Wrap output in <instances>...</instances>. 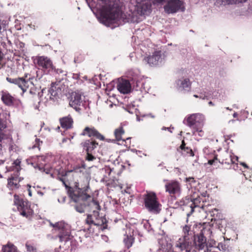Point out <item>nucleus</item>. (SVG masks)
Masks as SVG:
<instances>
[{"mask_svg":"<svg viewBox=\"0 0 252 252\" xmlns=\"http://www.w3.org/2000/svg\"><path fill=\"white\" fill-rule=\"evenodd\" d=\"M86 0L91 9H95L98 13V21L103 25L111 27L121 20L122 12L117 0H92V5Z\"/></svg>","mask_w":252,"mask_h":252,"instance_id":"1","label":"nucleus"},{"mask_svg":"<svg viewBox=\"0 0 252 252\" xmlns=\"http://www.w3.org/2000/svg\"><path fill=\"white\" fill-rule=\"evenodd\" d=\"M86 180V183L84 187L81 186L82 188L79 187V183L76 182L75 186L77 189L70 193V197L75 203L73 206L75 210L80 213H83L86 210L92 211L93 212L94 210L100 211L101 207L98 202L93 197L89 195L86 192V189L82 190V189L85 188V186L88 188L89 183L87 179Z\"/></svg>","mask_w":252,"mask_h":252,"instance_id":"2","label":"nucleus"},{"mask_svg":"<svg viewBox=\"0 0 252 252\" xmlns=\"http://www.w3.org/2000/svg\"><path fill=\"white\" fill-rule=\"evenodd\" d=\"M205 121L204 116L201 113H194L187 116L184 122H187V125L192 128V135L200 137L203 135L202 126Z\"/></svg>","mask_w":252,"mask_h":252,"instance_id":"3","label":"nucleus"},{"mask_svg":"<svg viewBox=\"0 0 252 252\" xmlns=\"http://www.w3.org/2000/svg\"><path fill=\"white\" fill-rule=\"evenodd\" d=\"M54 228V230L58 233V237L60 242H67L70 240V229L68 224L63 221H60L55 224L50 223Z\"/></svg>","mask_w":252,"mask_h":252,"instance_id":"4","label":"nucleus"},{"mask_svg":"<svg viewBox=\"0 0 252 252\" xmlns=\"http://www.w3.org/2000/svg\"><path fill=\"white\" fill-rule=\"evenodd\" d=\"M144 203L145 207L150 212L158 214L160 211V204L154 192H151L144 195Z\"/></svg>","mask_w":252,"mask_h":252,"instance_id":"5","label":"nucleus"},{"mask_svg":"<svg viewBox=\"0 0 252 252\" xmlns=\"http://www.w3.org/2000/svg\"><path fill=\"white\" fill-rule=\"evenodd\" d=\"M14 204L17 206L20 214L27 218L31 217L33 211L31 208V203L27 200L19 198L18 195H14Z\"/></svg>","mask_w":252,"mask_h":252,"instance_id":"6","label":"nucleus"},{"mask_svg":"<svg viewBox=\"0 0 252 252\" xmlns=\"http://www.w3.org/2000/svg\"><path fill=\"white\" fill-rule=\"evenodd\" d=\"M198 202H200L199 198L192 199L186 197L180 201L179 205L181 209L185 212L188 218L193 213L195 208L199 207Z\"/></svg>","mask_w":252,"mask_h":252,"instance_id":"7","label":"nucleus"},{"mask_svg":"<svg viewBox=\"0 0 252 252\" xmlns=\"http://www.w3.org/2000/svg\"><path fill=\"white\" fill-rule=\"evenodd\" d=\"M164 9L166 13L172 14L179 11H184L185 8L184 2L180 0H169L164 6Z\"/></svg>","mask_w":252,"mask_h":252,"instance_id":"8","label":"nucleus"},{"mask_svg":"<svg viewBox=\"0 0 252 252\" xmlns=\"http://www.w3.org/2000/svg\"><path fill=\"white\" fill-rule=\"evenodd\" d=\"M69 99V104L76 111L81 110V107L84 105V100L81 94L74 92L71 93Z\"/></svg>","mask_w":252,"mask_h":252,"instance_id":"9","label":"nucleus"},{"mask_svg":"<svg viewBox=\"0 0 252 252\" xmlns=\"http://www.w3.org/2000/svg\"><path fill=\"white\" fill-rule=\"evenodd\" d=\"M98 211L94 210L93 214L88 215L86 220V223L96 226H101L106 224V219L103 216H100Z\"/></svg>","mask_w":252,"mask_h":252,"instance_id":"10","label":"nucleus"},{"mask_svg":"<svg viewBox=\"0 0 252 252\" xmlns=\"http://www.w3.org/2000/svg\"><path fill=\"white\" fill-rule=\"evenodd\" d=\"M36 64L39 69L48 72L54 68L52 60L48 57L44 56L36 58Z\"/></svg>","mask_w":252,"mask_h":252,"instance_id":"11","label":"nucleus"},{"mask_svg":"<svg viewBox=\"0 0 252 252\" xmlns=\"http://www.w3.org/2000/svg\"><path fill=\"white\" fill-rule=\"evenodd\" d=\"M176 252H190L191 249L190 240L180 238L175 245Z\"/></svg>","mask_w":252,"mask_h":252,"instance_id":"12","label":"nucleus"},{"mask_svg":"<svg viewBox=\"0 0 252 252\" xmlns=\"http://www.w3.org/2000/svg\"><path fill=\"white\" fill-rule=\"evenodd\" d=\"M86 168V164L84 161H82L80 165H76L73 167V169L66 171L64 176H72L73 178V180L75 182V178H77L78 176L80 177L81 175H84V170Z\"/></svg>","mask_w":252,"mask_h":252,"instance_id":"13","label":"nucleus"},{"mask_svg":"<svg viewBox=\"0 0 252 252\" xmlns=\"http://www.w3.org/2000/svg\"><path fill=\"white\" fill-rule=\"evenodd\" d=\"M6 80L9 83L17 85L20 88L22 91V94L27 91L29 88V84H27V81L24 78L6 77Z\"/></svg>","mask_w":252,"mask_h":252,"instance_id":"14","label":"nucleus"},{"mask_svg":"<svg viewBox=\"0 0 252 252\" xmlns=\"http://www.w3.org/2000/svg\"><path fill=\"white\" fill-rule=\"evenodd\" d=\"M1 99L6 106H11L15 104H18L20 101L13 97L8 92L2 91Z\"/></svg>","mask_w":252,"mask_h":252,"instance_id":"15","label":"nucleus"},{"mask_svg":"<svg viewBox=\"0 0 252 252\" xmlns=\"http://www.w3.org/2000/svg\"><path fill=\"white\" fill-rule=\"evenodd\" d=\"M165 189L170 195H179L181 186L179 182L172 181L165 185Z\"/></svg>","mask_w":252,"mask_h":252,"instance_id":"16","label":"nucleus"},{"mask_svg":"<svg viewBox=\"0 0 252 252\" xmlns=\"http://www.w3.org/2000/svg\"><path fill=\"white\" fill-rule=\"evenodd\" d=\"M144 61L150 66H156L161 62V51H156L152 56L145 58Z\"/></svg>","mask_w":252,"mask_h":252,"instance_id":"17","label":"nucleus"},{"mask_svg":"<svg viewBox=\"0 0 252 252\" xmlns=\"http://www.w3.org/2000/svg\"><path fill=\"white\" fill-rule=\"evenodd\" d=\"M194 243L195 248L199 250H203L207 246L206 238L202 232L194 236Z\"/></svg>","mask_w":252,"mask_h":252,"instance_id":"18","label":"nucleus"},{"mask_svg":"<svg viewBox=\"0 0 252 252\" xmlns=\"http://www.w3.org/2000/svg\"><path fill=\"white\" fill-rule=\"evenodd\" d=\"M118 91L122 94H126L130 92L131 85L127 80L121 79L119 80L117 86Z\"/></svg>","mask_w":252,"mask_h":252,"instance_id":"19","label":"nucleus"},{"mask_svg":"<svg viewBox=\"0 0 252 252\" xmlns=\"http://www.w3.org/2000/svg\"><path fill=\"white\" fill-rule=\"evenodd\" d=\"M82 134L84 135H87L89 137H95L101 140H103L104 139V136L94 128L86 127Z\"/></svg>","mask_w":252,"mask_h":252,"instance_id":"20","label":"nucleus"},{"mask_svg":"<svg viewBox=\"0 0 252 252\" xmlns=\"http://www.w3.org/2000/svg\"><path fill=\"white\" fill-rule=\"evenodd\" d=\"M176 84L178 89L182 91L186 89H190L191 83L188 78H181L177 80Z\"/></svg>","mask_w":252,"mask_h":252,"instance_id":"21","label":"nucleus"},{"mask_svg":"<svg viewBox=\"0 0 252 252\" xmlns=\"http://www.w3.org/2000/svg\"><path fill=\"white\" fill-rule=\"evenodd\" d=\"M61 94V89L60 87L54 85H52L48 90L49 98L53 100H57Z\"/></svg>","mask_w":252,"mask_h":252,"instance_id":"22","label":"nucleus"},{"mask_svg":"<svg viewBox=\"0 0 252 252\" xmlns=\"http://www.w3.org/2000/svg\"><path fill=\"white\" fill-rule=\"evenodd\" d=\"M81 144L86 152H92L98 145V143L92 139L86 140Z\"/></svg>","mask_w":252,"mask_h":252,"instance_id":"23","label":"nucleus"},{"mask_svg":"<svg viewBox=\"0 0 252 252\" xmlns=\"http://www.w3.org/2000/svg\"><path fill=\"white\" fill-rule=\"evenodd\" d=\"M177 150L184 156H189L191 157L194 156L192 150L189 147H186V144L184 140L182 141V144Z\"/></svg>","mask_w":252,"mask_h":252,"instance_id":"24","label":"nucleus"},{"mask_svg":"<svg viewBox=\"0 0 252 252\" xmlns=\"http://www.w3.org/2000/svg\"><path fill=\"white\" fill-rule=\"evenodd\" d=\"M60 121L63 128L68 129L72 126L73 119L70 115L60 119Z\"/></svg>","mask_w":252,"mask_h":252,"instance_id":"25","label":"nucleus"},{"mask_svg":"<svg viewBox=\"0 0 252 252\" xmlns=\"http://www.w3.org/2000/svg\"><path fill=\"white\" fill-rule=\"evenodd\" d=\"M231 153L229 152L228 151H225L223 152L220 155V158L219 162L223 164H230L232 163V160L231 159Z\"/></svg>","mask_w":252,"mask_h":252,"instance_id":"26","label":"nucleus"},{"mask_svg":"<svg viewBox=\"0 0 252 252\" xmlns=\"http://www.w3.org/2000/svg\"><path fill=\"white\" fill-rule=\"evenodd\" d=\"M192 234L190 225H185L183 226L182 238L190 240V237L192 236Z\"/></svg>","mask_w":252,"mask_h":252,"instance_id":"27","label":"nucleus"},{"mask_svg":"<svg viewBox=\"0 0 252 252\" xmlns=\"http://www.w3.org/2000/svg\"><path fill=\"white\" fill-rule=\"evenodd\" d=\"M21 159L17 158L12 163V165L10 167V171H15L17 173V175H19V173L21 169L20 163Z\"/></svg>","mask_w":252,"mask_h":252,"instance_id":"28","label":"nucleus"},{"mask_svg":"<svg viewBox=\"0 0 252 252\" xmlns=\"http://www.w3.org/2000/svg\"><path fill=\"white\" fill-rule=\"evenodd\" d=\"M123 241L127 249H129L132 246L134 241V238L131 235H128L127 234H125L124 235Z\"/></svg>","mask_w":252,"mask_h":252,"instance_id":"29","label":"nucleus"},{"mask_svg":"<svg viewBox=\"0 0 252 252\" xmlns=\"http://www.w3.org/2000/svg\"><path fill=\"white\" fill-rule=\"evenodd\" d=\"M64 174L63 175V177H58V179L60 181H61L63 185L64 186V187H65L66 189L67 190V192L69 194V196H70V193L71 192H73L74 191H75L76 189H77V188L75 186L76 185V182H77L79 183V181L78 180H77L75 182V190H73V189L70 187L65 182V177L64 176Z\"/></svg>","mask_w":252,"mask_h":252,"instance_id":"30","label":"nucleus"},{"mask_svg":"<svg viewBox=\"0 0 252 252\" xmlns=\"http://www.w3.org/2000/svg\"><path fill=\"white\" fill-rule=\"evenodd\" d=\"M124 133L125 131L122 126H120L118 128H116L114 131V134L116 140L117 141H120L121 140L124 141L122 137V135L124 134Z\"/></svg>","mask_w":252,"mask_h":252,"instance_id":"31","label":"nucleus"},{"mask_svg":"<svg viewBox=\"0 0 252 252\" xmlns=\"http://www.w3.org/2000/svg\"><path fill=\"white\" fill-rule=\"evenodd\" d=\"M16 250L15 247L10 243L3 246L2 249V252H16Z\"/></svg>","mask_w":252,"mask_h":252,"instance_id":"32","label":"nucleus"},{"mask_svg":"<svg viewBox=\"0 0 252 252\" xmlns=\"http://www.w3.org/2000/svg\"><path fill=\"white\" fill-rule=\"evenodd\" d=\"M8 186L12 188H18L17 177H12L9 178L8 179Z\"/></svg>","mask_w":252,"mask_h":252,"instance_id":"33","label":"nucleus"},{"mask_svg":"<svg viewBox=\"0 0 252 252\" xmlns=\"http://www.w3.org/2000/svg\"><path fill=\"white\" fill-rule=\"evenodd\" d=\"M151 5L150 4H148L147 2L145 3H143L141 5V13L143 14H146L147 12H150L151 10Z\"/></svg>","mask_w":252,"mask_h":252,"instance_id":"34","label":"nucleus"},{"mask_svg":"<svg viewBox=\"0 0 252 252\" xmlns=\"http://www.w3.org/2000/svg\"><path fill=\"white\" fill-rule=\"evenodd\" d=\"M26 247L27 248V250L30 252H36V249L32 246L27 243L26 244Z\"/></svg>","mask_w":252,"mask_h":252,"instance_id":"35","label":"nucleus"},{"mask_svg":"<svg viewBox=\"0 0 252 252\" xmlns=\"http://www.w3.org/2000/svg\"><path fill=\"white\" fill-rule=\"evenodd\" d=\"M186 182L188 183L190 185V187H191L192 184L195 183L196 181L192 177H189L186 178Z\"/></svg>","mask_w":252,"mask_h":252,"instance_id":"36","label":"nucleus"},{"mask_svg":"<svg viewBox=\"0 0 252 252\" xmlns=\"http://www.w3.org/2000/svg\"><path fill=\"white\" fill-rule=\"evenodd\" d=\"M22 78H24V79L27 81V84H28L29 82L32 79L33 76H32L31 74L29 73H25L24 76Z\"/></svg>","mask_w":252,"mask_h":252,"instance_id":"37","label":"nucleus"},{"mask_svg":"<svg viewBox=\"0 0 252 252\" xmlns=\"http://www.w3.org/2000/svg\"><path fill=\"white\" fill-rule=\"evenodd\" d=\"M91 153L92 152H87V156L86 157V160L88 161H93L95 159V158L92 155Z\"/></svg>","mask_w":252,"mask_h":252,"instance_id":"38","label":"nucleus"},{"mask_svg":"<svg viewBox=\"0 0 252 252\" xmlns=\"http://www.w3.org/2000/svg\"><path fill=\"white\" fill-rule=\"evenodd\" d=\"M217 248L220 251H222L224 252H225L226 249V245L222 243H219Z\"/></svg>","mask_w":252,"mask_h":252,"instance_id":"39","label":"nucleus"},{"mask_svg":"<svg viewBox=\"0 0 252 252\" xmlns=\"http://www.w3.org/2000/svg\"><path fill=\"white\" fill-rule=\"evenodd\" d=\"M228 3L232 4L233 3H243L247 1V0H226Z\"/></svg>","mask_w":252,"mask_h":252,"instance_id":"40","label":"nucleus"},{"mask_svg":"<svg viewBox=\"0 0 252 252\" xmlns=\"http://www.w3.org/2000/svg\"><path fill=\"white\" fill-rule=\"evenodd\" d=\"M34 168H37L39 170L42 171V172H45L46 174H48L49 172V170L48 169H45V168L43 167H40L39 165H36L35 166H34Z\"/></svg>","mask_w":252,"mask_h":252,"instance_id":"41","label":"nucleus"},{"mask_svg":"<svg viewBox=\"0 0 252 252\" xmlns=\"http://www.w3.org/2000/svg\"><path fill=\"white\" fill-rule=\"evenodd\" d=\"M51 70H54V72L57 74H63L64 75H65V72L62 69H60V68L56 69L55 68V67H54V68L52 69Z\"/></svg>","mask_w":252,"mask_h":252,"instance_id":"42","label":"nucleus"},{"mask_svg":"<svg viewBox=\"0 0 252 252\" xmlns=\"http://www.w3.org/2000/svg\"><path fill=\"white\" fill-rule=\"evenodd\" d=\"M231 159H232V163H231V164H232V163H235L236 161H238V157L233 155V154L231 153Z\"/></svg>","mask_w":252,"mask_h":252,"instance_id":"43","label":"nucleus"},{"mask_svg":"<svg viewBox=\"0 0 252 252\" xmlns=\"http://www.w3.org/2000/svg\"><path fill=\"white\" fill-rule=\"evenodd\" d=\"M3 59V54L0 51V69L3 66L2 60Z\"/></svg>","mask_w":252,"mask_h":252,"instance_id":"44","label":"nucleus"},{"mask_svg":"<svg viewBox=\"0 0 252 252\" xmlns=\"http://www.w3.org/2000/svg\"><path fill=\"white\" fill-rule=\"evenodd\" d=\"M5 128V125L3 124L2 120L0 119V129H4Z\"/></svg>","mask_w":252,"mask_h":252,"instance_id":"45","label":"nucleus"},{"mask_svg":"<svg viewBox=\"0 0 252 252\" xmlns=\"http://www.w3.org/2000/svg\"><path fill=\"white\" fill-rule=\"evenodd\" d=\"M215 160H218L217 156H215V157H214V159H212V160H209L208 161V163H209L210 164L212 165V164H213V163L214 162V161H215Z\"/></svg>","mask_w":252,"mask_h":252,"instance_id":"46","label":"nucleus"},{"mask_svg":"<svg viewBox=\"0 0 252 252\" xmlns=\"http://www.w3.org/2000/svg\"><path fill=\"white\" fill-rule=\"evenodd\" d=\"M3 129H0V141H1L3 138V133L2 131Z\"/></svg>","mask_w":252,"mask_h":252,"instance_id":"47","label":"nucleus"},{"mask_svg":"<svg viewBox=\"0 0 252 252\" xmlns=\"http://www.w3.org/2000/svg\"><path fill=\"white\" fill-rule=\"evenodd\" d=\"M194 97H196V98H202L203 99H204L205 98H206V96H204L203 97L202 96H198V95H196V94H194L193 95Z\"/></svg>","mask_w":252,"mask_h":252,"instance_id":"48","label":"nucleus"},{"mask_svg":"<svg viewBox=\"0 0 252 252\" xmlns=\"http://www.w3.org/2000/svg\"><path fill=\"white\" fill-rule=\"evenodd\" d=\"M154 3H161L164 1V0H153Z\"/></svg>","mask_w":252,"mask_h":252,"instance_id":"49","label":"nucleus"},{"mask_svg":"<svg viewBox=\"0 0 252 252\" xmlns=\"http://www.w3.org/2000/svg\"><path fill=\"white\" fill-rule=\"evenodd\" d=\"M43 160V161H45V157L43 156H39V160Z\"/></svg>","mask_w":252,"mask_h":252,"instance_id":"50","label":"nucleus"},{"mask_svg":"<svg viewBox=\"0 0 252 252\" xmlns=\"http://www.w3.org/2000/svg\"><path fill=\"white\" fill-rule=\"evenodd\" d=\"M19 45L21 48H23L24 47L25 44L23 43V42H20L19 44Z\"/></svg>","mask_w":252,"mask_h":252,"instance_id":"51","label":"nucleus"},{"mask_svg":"<svg viewBox=\"0 0 252 252\" xmlns=\"http://www.w3.org/2000/svg\"><path fill=\"white\" fill-rule=\"evenodd\" d=\"M2 30L3 31H4V27L3 26H2L1 24H0V33L2 32Z\"/></svg>","mask_w":252,"mask_h":252,"instance_id":"52","label":"nucleus"},{"mask_svg":"<svg viewBox=\"0 0 252 252\" xmlns=\"http://www.w3.org/2000/svg\"><path fill=\"white\" fill-rule=\"evenodd\" d=\"M237 116H238V114H237V113L236 112H235V113L233 114V117H234V118L237 117Z\"/></svg>","mask_w":252,"mask_h":252,"instance_id":"53","label":"nucleus"},{"mask_svg":"<svg viewBox=\"0 0 252 252\" xmlns=\"http://www.w3.org/2000/svg\"><path fill=\"white\" fill-rule=\"evenodd\" d=\"M208 103H209V104L210 105H212V106H214V104L212 101H209Z\"/></svg>","mask_w":252,"mask_h":252,"instance_id":"54","label":"nucleus"},{"mask_svg":"<svg viewBox=\"0 0 252 252\" xmlns=\"http://www.w3.org/2000/svg\"><path fill=\"white\" fill-rule=\"evenodd\" d=\"M241 164H242L243 166H245V167H246V168H247V167H248V166H247V164H246V163H241Z\"/></svg>","mask_w":252,"mask_h":252,"instance_id":"55","label":"nucleus"},{"mask_svg":"<svg viewBox=\"0 0 252 252\" xmlns=\"http://www.w3.org/2000/svg\"><path fill=\"white\" fill-rule=\"evenodd\" d=\"M29 195L31 196H32V192L30 189H29Z\"/></svg>","mask_w":252,"mask_h":252,"instance_id":"56","label":"nucleus"},{"mask_svg":"<svg viewBox=\"0 0 252 252\" xmlns=\"http://www.w3.org/2000/svg\"><path fill=\"white\" fill-rule=\"evenodd\" d=\"M166 130H169L170 132H172V131L170 130V127H166Z\"/></svg>","mask_w":252,"mask_h":252,"instance_id":"57","label":"nucleus"},{"mask_svg":"<svg viewBox=\"0 0 252 252\" xmlns=\"http://www.w3.org/2000/svg\"><path fill=\"white\" fill-rule=\"evenodd\" d=\"M206 192H204L202 194V195L204 197L206 196Z\"/></svg>","mask_w":252,"mask_h":252,"instance_id":"58","label":"nucleus"},{"mask_svg":"<svg viewBox=\"0 0 252 252\" xmlns=\"http://www.w3.org/2000/svg\"><path fill=\"white\" fill-rule=\"evenodd\" d=\"M204 252H210V251L207 249V250L204 251Z\"/></svg>","mask_w":252,"mask_h":252,"instance_id":"59","label":"nucleus"},{"mask_svg":"<svg viewBox=\"0 0 252 252\" xmlns=\"http://www.w3.org/2000/svg\"><path fill=\"white\" fill-rule=\"evenodd\" d=\"M225 108L226 110H230V111L231 110V109H230L229 107H226Z\"/></svg>","mask_w":252,"mask_h":252,"instance_id":"60","label":"nucleus"},{"mask_svg":"<svg viewBox=\"0 0 252 252\" xmlns=\"http://www.w3.org/2000/svg\"><path fill=\"white\" fill-rule=\"evenodd\" d=\"M162 130H166V127H162Z\"/></svg>","mask_w":252,"mask_h":252,"instance_id":"61","label":"nucleus"},{"mask_svg":"<svg viewBox=\"0 0 252 252\" xmlns=\"http://www.w3.org/2000/svg\"><path fill=\"white\" fill-rule=\"evenodd\" d=\"M2 150V145L0 144V151Z\"/></svg>","mask_w":252,"mask_h":252,"instance_id":"62","label":"nucleus"},{"mask_svg":"<svg viewBox=\"0 0 252 252\" xmlns=\"http://www.w3.org/2000/svg\"><path fill=\"white\" fill-rule=\"evenodd\" d=\"M136 152H137V154H138H138H140L141 153V151H136Z\"/></svg>","mask_w":252,"mask_h":252,"instance_id":"63","label":"nucleus"},{"mask_svg":"<svg viewBox=\"0 0 252 252\" xmlns=\"http://www.w3.org/2000/svg\"><path fill=\"white\" fill-rule=\"evenodd\" d=\"M2 177V175L0 174V178H1Z\"/></svg>","mask_w":252,"mask_h":252,"instance_id":"64","label":"nucleus"}]
</instances>
